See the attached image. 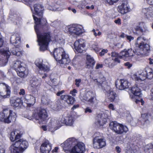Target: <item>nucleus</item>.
<instances>
[{
    "instance_id": "1",
    "label": "nucleus",
    "mask_w": 153,
    "mask_h": 153,
    "mask_svg": "<svg viewBox=\"0 0 153 153\" xmlns=\"http://www.w3.org/2000/svg\"><path fill=\"white\" fill-rule=\"evenodd\" d=\"M34 8L36 16L33 14V16L36 24L34 28L38 38L37 41L40 46V50L43 51L47 49L49 42L51 40V34L49 31L41 33L38 29L40 25H43L47 23L46 20L42 18L43 7L40 4H35Z\"/></svg>"
},
{
    "instance_id": "2",
    "label": "nucleus",
    "mask_w": 153,
    "mask_h": 153,
    "mask_svg": "<svg viewBox=\"0 0 153 153\" xmlns=\"http://www.w3.org/2000/svg\"><path fill=\"white\" fill-rule=\"evenodd\" d=\"M146 73L145 70L140 72V74H138V76H137V73L134 74V76H135L134 78L135 81V84L134 85V96L136 97L135 102L136 103L141 102L142 105H144V101L142 98V94L141 93V89L144 84L142 82L147 79Z\"/></svg>"
},
{
    "instance_id": "3",
    "label": "nucleus",
    "mask_w": 153,
    "mask_h": 153,
    "mask_svg": "<svg viewBox=\"0 0 153 153\" xmlns=\"http://www.w3.org/2000/svg\"><path fill=\"white\" fill-rule=\"evenodd\" d=\"M74 121V118L71 116H62V118L58 120L55 119L51 120L48 126L50 128L49 130H50L51 128H53L54 131H55L59 128L63 124L69 126L72 125Z\"/></svg>"
},
{
    "instance_id": "4",
    "label": "nucleus",
    "mask_w": 153,
    "mask_h": 153,
    "mask_svg": "<svg viewBox=\"0 0 153 153\" xmlns=\"http://www.w3.org/2000/svg\"><path fill=\"white\" fill-rule=\"evenodd\" d=\"M142 39L141 37H138L135 43L136 47H137L135 49L134 51V58L136 60L138 58L144 56L150 50L149 45L143 42H138L139 40Z\"/></svg>"
},
{
    "instance_id": "5",
    "label": "nucleus",
    "mask_w": 153,
    "mask_h": 153,
    "mask_svg": "<svg viewBox=\"0 0 153 153\" xmlns=\"http://www.w3.org/2000/svg\"><path fill=\"white\" fill-rule=\"evenodd\" d=\"M28 142L19 140L13 143L9 147L11 153H21L27 148Z\"/></svg>"
},
{
    "instance_id": "6",
    "label": "nucleus",
    "mask_w": 153,
    "mask_h": 153,
    "mask_svg": "<svg viewBox=\"0 0 153 153\" xmlns=\"http://www.w3.org/2000/svg\"><path fill=\"white\" fill-rule=\"evenodd\" d=\"M15 120V114L11 110L5 109L0 113V120L1 121L10 123Z\"/></svg>"
},
{
    "instance_id": "7",
    "label": "nucleus",
    "mask_w": 153,
    "mask_h": 153,
    "mask_svg": "<svg viewBox=\"0 0 153 153\" xmlns=\"http://www.w3.org/2000/svg\"><path fill=\"white\" fill-rule=\"evenodd\" d=\"M24 63L21 62L17 61L14 63L13 66L18 75L21 77L26 76L28 74L27 70L24 66Z\"/></svg>"
},
{
    "instance_id": "8",
    "label": "nucleus",
    "mask_w": 153,
    "mask_h": 153,
    "mask_svg": "<svg viewBox=\"0 0 153 153\" xmlns=\"http://www.w3.org/2000/svg\"><path fill=\"white\" fill-rule=\"evenodd\" d=\"M109 126L111 128L118 134L126 133L128 131V129L126 126L118 123L116 122L111 123Z\"/></svg>"
},
{
    "instance_id": "9",
    "label": "nucleus",
    "mask_w": 153,
    "mask_h": 153,
    "mask_svg": "<svg viewBox=\"0 0 153 153\" xmlns=\"http://www.w3.org/2000/svg\"><path fill=\"white\" fill-rule=\"evenodd\" d=\"M68 31L72 35H79L85 32L82 26L79 24H73L67 27Z\"/></svg>"
},
{
    "instance_id": "10",
    "label": "nucleus",
    "mask_w": 153,
    "mask_h": 153,
    "mask_svg": "<svg viewBox=\"0 0 153 153\" xmlns=\"http://www.w3.org/2000/svg\"><path fill=\"white\" fill-rule=\"evenodd\" d=\"M10 54L8 48L1 49L0 52V66H3L6 65Z\"/></svg>"
},
{
    "instance_id": "11",
    "label": "nucleus",
    "mask_w": 153,
    "mask_h": 153,
    "mask_svg": "<svg viewBox=\"0 0 153 153\" xmlns=\"http://www.w3.org/2000/svg\"><path fill=\"white\" fill-rule=\"evenodd\" d=\"M95 94L92 91H89L84 94L81 93L80 98L82 100H85L92 104L94 103Z\"/></svg>"
},
{
    "instance_id": "12",
    "label": "nucleus",
    "mask_w": 153,
    "mask_h": 153,
    "mask_svg": "<svg viewBox=\"0 0 153 153\" xmlns=\"http://www.w3.org/2000/svg\"><path fill=\"white\" fill-rule=\"evenodd\" d=\"M36 66L40 69L39 71L40 73V71H43L44 72L47 73L50 70V67L48 62L43 61L41 59H37L35 62Z\"/></svg>"
},
{
    "instance_id": "13",
    "label": "nucleus",
    "mask_w": 153,
    "mask_h": 153,
    "mask_svg": "<svg viewBox=\"0 0 153 153\" xmlns=\"http://www.w3.org/2000/svg\"><path fill=\"white\" fill-rule=\"evenodd\" d=\"M10 93V88L5 83H0V96L3 98L7 97Z\"/></svg>"
},
{
    "instance_id": "14",
    "label": "nucleus",
    "mask_w": 153,
    "mask_h": 153,
    "mask_svg": "<svg viewBox=\"0 0 153 153\" xmlns=\"http://www.w3.org/2000/svg\"><path fill=\"white\" fill-rule=\"evenodd\" d=\"M48 117L46 110L44 108H41L37 113L33 114V117L36 120H39L41 121H45Z\"/></svg>"
},
{
    "instance_id": "15",
    "label": "nucleus",
    "mask_w": 153,
    "mask_h": 153,
    "mask_svg": "<svg viewBox=\"0 0 153 153\" xmlns=\"http://www.w3.org/2000/svg\"><path fill=\"white\" fill-rule=\"evenodd\" d=\"M106 145L105 140L99 137H96L93 140V146L96 149H100L105 146Z\"/></svg>"
},
{
    "instance_id": "16",
    "label": "nucleus",
    "mask_w": 153,
    "mask_h": 153,
    "mask_svg": "<svg viewBox=\"0 0 153 153\" xmlns=\"http://www.w3.org/2000/svg\"><path fill=\"white\" fill-rule=\"evenodd\" d=\"M85 151V146L84 144L79 142L72 148L71 153H84Z\"/></svg>"
},
{
    "instance_id": "17",
    "label": "nucleus",
    "mask_w": 153,
    "mask_h": 153,
    "mask_svg": "<svg viewBox=\"0 0 153 153\" xmlns=\"http://www.w3.org/2000/svg\"><path fill=\"white\" fill-rule=\"evenodd\" d=\"M76 142V141L74 138H69L63 143L61 144V146L64 150L67 151L70 149L72 145H74Z\"/></svg>"
},
{
    "instance_id": "18",
    "label": "nucleus",
    "mask_w": 153,
    "mask_h": 153,
    "mask_svg": "<svg viewBox=\"0 0 153 153\" xmlns=\"http://www.w3.org/2000/svg\"><path fill=\"white\" fill-rule=\"evenodd\" d=\"M74 46L75 49L78 53H82L85 47L84 41L81 39L76 41L74 42Z\"/></svg>"
},
{
    "instance_id": "19",
    "label": "nucleus",
    "mask_w": 153,
    "mask_h": 153,
    "mask_svg": "<svg viewBox=\"0 0 153 153\" xmlns=\"http://www.w3.org/2000/svg\"><path fill=\"white\" fill-rule=\"evenodd\" d=\"M118 11L122 14H124L127 13L129 10V8L127 5V2L123 1L117 7Z\"/></svg>"
},
{
    "instance_id": "20",
    "label": "nucleus",
    "mask_w": 153,
    "mask_h": 153,
    "mask_svg": "<svg viewBox=\"0 0 153 153\" xmlns=\"http://www.w3.org/2000/svg\"><path fill=\"white\" fill-rule=\"evenodd\" d=\"M65 52L64 49L62 48H56L53 51V56L56 61L58 62L63 56V53Z\"/></svg>"
},
{
    "instance_id": "21",
    "label": "nucleus",
    "mask_w": 153,
    "mask_h": 153,
    "mask_svg": "<svg viewBox=\"0 0 153 153\" xmlns=\"http://www.w3.org/2000/svg\"><path fill=\"white\" fill-rule=\"evenodd\" d=\"M107 117V115L105 114H99L97 116L96 123L97 125L102 126L106 122Z\"/></svg>"
},
{
    "instance_id": "22",
    "label": "nucleus",
    "mask_w": 153,
    "mask_h": 153,
    "mask_svg": "<svg viewBox=\"0 0 153 153\" xmlns=\"http://www.w3.org/2000/svg\"><path fill=\"white\" fill-rule=\"evenodd\" d=\"M128 81L124 79H120L119 82L117 83V81L115 82L116 87L120 90H123L128 87Z\"/></svg>"
},
{
    "instance_id": "23",
    "label": "nucleus",
    "mask_w": 153,
    "mask_h": 153,
    "mask_svg": "<svg viewBox=\"0 0 153 153\" xmlns=\"http://www.w3.org/2000/svg\"><path fill=\"white\" fill-rule=\"evenodd\" d=\"M139 26H137L135 28L136 32L134 34L139 35H143V33L146 32L147 29L146 26L144 22H142L139 23Z\"/></svg>"
},
{
    "instance_id": "24",
    "label": "nucleus",
    "mask_w": 153,
    "mask_h": 153,
    "mask_svg": "<svg viewBox=\"0 0 153 153\" xmlns=\"http://www.w3.org/2000/svg\"><path fill=\"white\" fill-rule=\"evenodd\" d=\"M51 145L48 141H46L43 143L40 148L41 153H49L51 149Z\"/></svg>"
},
{
    "instance_id": "25",
    "label": "nucleus",
    "mask_w": 153,
    "mask_h": 153,
    "mask_svg": "<svg viewBox=\"0 0 153 153\" xmlns=\"http://www.w3.org/2000/svg\"><path fill=\"white\" fill-rule=\"evenodd\" d=\"M130 50V49H128V50L125 49L122 51L120 53L119 58L122 59L125 61L128 60L130 58V57L132 56V55L129 52Z\"/></svg>"
},
{
    "instance_id": "26",
    "label": "nucleus",
    "mask_w": 153,
    "mask_h": 153,
    "mask_svg": "<svg viewBox=\"0 0 153 153\" xmlns=\"http://www.w3.org/2000/svg\"><path fill=\"white\" fill-rule=\"evenodd\" d=\"M63 56L59 60L58 62L61 65V66L68 64L70 62V60L68 53H63Z\"/></svg>"
},
{
    "instance_id": "27",
    "label": "nucleus",
    "mask_w": 153,
    "mask_h": 153,
    "mask_svg": "<svg viewBox=\"0 0 153 153\" xmlns=\"http://www.w3.org/2000/svg\"><path fill=\"white\" fill-rule=\"evenodd\" d=\"M95 64L94 59L90 55H87L86 62V67L88 68H93Z\"/></svg>"
},
{
    "instance_id": "28",
    "label": "nucleus",
    "mask_w": 153,
    "mask_h": 153,
    "mask_svg": "<svg viewBox=\"0 0 153 153\" xmlns=\"http://www.w3.org/2000/svg\"><path fill=\"white\" fill-rule=\"evenodd\" d=\"M142 12L144 14L146 17L147 19L153 16V8L151 7L143 8Z\"/></svg>"
},
{
    "instance_id": "29",
    "label": "nucleus",
    "mask_w": 153,
    "mask_h": 153,
    "mask_svg": "<svg viewBox=\"0 0 153 153\" xmlns=\"http://www.w3.org/2000/svg\"><path fill=\"white\" fill-rule=\"evenodd\" d=\"M24 102L28 104L31 105H33L35 103V98L30 95H26L24 98Z\"/></svg>"
},
{
    "instance_id": "30",
    "label": "nucleus",
    "mask_w": 153,
    "mask_h": 153,
    "mask_svg": "<svg viewBox=\"0 0 153 153\" xmlns=\"http://www.w3.org/2000/svg\"><path fill=\"white\" fill-rule=\"evenodd\" d=\"M20 36L19 33L12 35L10 38V42L13 45L20 42Z\"/></svg>"
},
{
    "instance_id": "31",
    "label": "nucleus",
    "mask_w": 153,
    "mask_h": 153,
    "mask_svg": "<svg viewBox=\"0 0 153 153\" xmlns=\"http://www.w3.org/2000/svg\"><path fill=\"white\" fill-rule=\"evenodd\" d=\"M62 100L65 101L68 104H72L74 101V98L71 96L67 95H62L61 96Z\"/></svg>"
},
{
    "instance_id": "32",
    "label": "nucleus",
    "mask_w": 153,
    "mask_h": 153,
    "mask_svg": "<svg viewBox=\"0 0 153 153\" xmlns=\"http://www.w3.org/2000/svg\"><path fill=\"white\" fill-rule=\"evenodd\" d=\"M22 103L21 99L18 98L16 99L12 98L10 100V104L11 105L15 107L19 106Z\"/></svg>"
},
{
    "instance_id": "33",
    "label": "nucleus",
    "mask_w": 153,
    "mask_h": 153,
    "mask_svg": "<svg viewBox=\"0 0 153 153\" xmlns=\"http://www.w3.org/2000/svg\"><path fill=\"white\" fill-rule=\"evenodd\" d=\"M21 137V135L18 132L16 131H13L11 133L10 138L11 141H13L19 139Z\"/></svg>"
},
{
    "instance_id": "34",
    "label": "nucleus",
    "mask_w": 153,
    "mask_h": 153,
    "mask_svg": "<svg viewBox=\"0 0 153 153\" xmlns=\"http://www.w3.org/2000/svg\"><path fill=\"white\" fill-rule=\"evenodd\" d=\"M105 63L106 66L110 68H112L116 64L114 62V59L111 58H109L105 60Z\"/></svg>"
},
{
    "instance_id": "35",
    "label": "nucleus",
    "mask_w": 153,
    "mask_h": 153,
    "mask_svg": "<svg viewBox=\"0 0 153 153\" xmlns=\"http://www.w3.org/2000/svg\"><path fill=\"white\" fill-rule=\"evenodd\" d=\"M107 95L108 99L111 102H113L114 101L115 98L117 97V95L115 92L113 90L110 91L107 93Z\"/></svg>"
},
{
    "instance_id": "36",
    "label": "nucleus",
    "mask_w": 153,
    "mask_h": 153,
    "mask_svg": "<svg viewBox=\"0 0 153 153\" xmlns=\"http://www.w3.org/2000/svg\"><path fill=\"white\" fill-rule=\"evenodd\" d=\"M145 72H146V78L149 79H151L153 77V70L149 68H147L145 69Z\"/></svg>"
},
{
    "instance_id": "37",
    "label": "nucleus",
    "mask_w": 153,
    "mask_h": 153,
    "mask_svg": "<svg viewBox=\"0 0 153 153\" xmlns=\"http://www.w3.org/2000/svg\"><path fill=\"white\" fill-rule=\"evenodd\" d=\"M144 151L145 153H153V145L149 143L146 145L144 147Z\"/></svg>"
},
{
    "instance_id": "38",
    "label": "nucleus",
    "mask_w": 153,
    "mask_h": 153,
    "mask_svg": "<svg viewBox=\"0 0 153 153\" xmlns=\"http://www.w3.org/2000/svg\"><path fill=\"white\" fill-rule=\"evenodd\" d=\"M12 54L18 56H20L22 55V50L20 48H16L11 51Z\"/></svg>"
},
{
    "instance_id": "39",
    "label": "nucleus",
    "mask_w": 153,
    "mask_h": 153,
    "mask_svg": "<svg viewBox=\"0 0 153 153\" xmlns=\"http://www.w3.org/2000/svg\"><path fill=\"white\" fill-rule=\"evenodd\" d=\"M106 83L105 81H104L102 82L101 83H100L99 85H100L102 88H103L104 91L107 93L112 90L111 89L110 86L105 85Z\"/></svg>"
},
{
    "instance_id": "40",
    "label": "nucleus",
    "mask_w": 153,
    "mask_h": 153,
    "mask_svg": "<svg viewBox=\"0 0 153 153\" xmlns=\"http://www.w3.org/2000/svg\"><path fill=\"white\" fill-rule=\"evenodd\" d=\"M134 142L136 143L137 144L134 145V149L137 150V147H138L137 149L140 148L141 147L140 144L141 143V139L140 137L136 138Z\"/></svg>"
},
{
    "instance_id": "41",
    "label": "nucleus",
    "mask_w": 153,
    "mask_h": 153,
    "mask_svg": "<svg viewBox=\"0 0 153 153\" xmlns=\"http://www.w3.org/2000/svg\"><path fill=\"white\" fill-rule=\"evenodd\" d=\"M141 118L142 121L145 123L148 120L149 118V114L148 113H145L141 114Z\"/></svg>"
},
{
    "instance_id": "42",
    "label": "nucleus",
    "mask_w": 153,
    "mask_h": 153,
    "mask_svg": "<svg viewBox=\"0 0 153 153\" xmlns=\"http://www.w3.org/2000/svg\"><path fill=\"white\" fill-rule=\"evenodd\" d=\"M134 88L133 87H130L129 88L128 92L130 95V97L133 100L134 96Z\"/></svg>"
},
{
    "instance_id": "43",
    "label": "nucleus",
    "mask_w": 153,
    "mask_h": 153,
    "mask_svg": "<svg viewBox=\"0 0 153 153\" xmlns=\"http://www.w3.org/2000/svg\"><path fill=\"white\" fill-rule=\"evenodd\" d=\"M119 0H106L107 3L109 5H112L114 3H116Z\"/></svg>"
},
{
    "instance_id": "44",
    "label": "nucleus",
    "mask_w": 153,
    "mask_h": 153,
    "mask_svg": "<svg viewBox=\"0 0 153 153\" xmlns=\"http://www.w3.org/2000/svg\"><path fill=\"white\" fill-rule=\"evenodd\" d=\"M111 57H119L120 56V54H119L117 52H112L111 53Z\"/></svg>"
},
{
    "instance_id": "45",
    "label": "nucleus",
    "mask_w": 153,
    "mask_h": 153,
    "mask_svg": "<svg viewBox=\"0 0 153 153\" xmlns=\"http://www.w3.org/2000/svg\"><path fill=\"white\" fill-rule=\"evenodd\" d=\"M39 85V82L37 81H33L31 82V86L33 88H35L37 86Z\"/></svg>"
},
{
    "instance_id": "46",
    "label": "nucleus",
    "mask_w": 153,
    "mask_h": 153,
    "mask_svg": "<svg viewBox=\"0 0 153 153\" xmlns=\"http://www.w3.org/2000/svg\"><path fill=\"white\" fill-rule=\"evenodd\" d=\"M81 79H76L75 80V85L77 87H79V83L81 82Z\"/></svg>"
},
{
    "instance_id": "47",
    "label": "nucleus",
    "mask_w": 153,
    "mask_h": 153,
    "mask_svg": "<svg viewBox=\"0 0 153 153\" xmlns=\"http://www.w3.org/2000/svg\"><path fill=\"white\" fill-rule=\"evenodd\" d=\"M50 78L51 82H52L55 85L57 84L56 79L53 78L52 75H51Z\"/></svg>"
},
{
    "instance_id": "48",
    "label": "nucleus",
    "mask_w": 153,
    "mask_h": 153,
    "mask_svg": "<svg viewBox=\"0 0 153 153\" xmlns=\"http://www.w3.org/2000/svg\"><path fill=\"white\" fill-rule=\"evenodd\" d=\"M25 4L27 5H30L31 4L33 0H23Z\"/></svg>"
},
{
    "instance_id": "49",
    "label": "nucleus",
    "mask_w": 153,
    "mask_h": 153,
    "mask_svg": "<svg viewBox=\"0 0 153 153\" xmlns=\"http://www.w3.org/2000/svg\"><path fill=\"white\" fill-rule=\"evenodd\" d=\"M115 150L117 153H120L121 151V148L118 146L116 147Z\"/></svg>"
},
{
    "instance_id": "50",
    "label": "nucleus",
    "mask_w": 153,
    "mask_h": 153,
    "mask_svg": "<svg viewBox=\"0 0 153 153\" xmlns=\"http://www.w3.org/2000/svg\"><path fill=\"white\" fill-rule=\"evenodd\" d=\"M124 65L125 66H127V68L128 69L130 68L132 66V64H130L128 62L125 63Z\"/></svg>"
},
{
    "instance_id": "51",
    "label": "nucleus",
    "mask_w": 153,
    "mask_h": 153,
    "mask_svg": "<svg viewBox=\"0 0 153 153\" xmlns=\"http://www.w3.org/2000/svg\"><path fill=\"white\" fill-rule=\"evenodd\" d=\"M77 93V91L75 89H74L72 91H71L70 92V94H71L72 96H75L76 94H75V93Z\"/></svg>"
},
{
    "instance_id": "52",
    "label": "nucleus",
    "mask_w": 153,
    "mask_h": 153,
    "mask_svg": "<svg viewBox=\"0 0 153 153\" xmlns=\"http://www.w3.org/2000/svg\"><path fill=\"white\" fill-rule=\"evenodd\" d=\"M107 52V50H103L102 51L100 52V56H102L104 55V54L105 53H106Z\"/></svg>"
},
{
    "instance_id": "53",
    "label": "nucleus",
    "mask_w": 153,
    "mask_h": 153,
    "mask_svg": "<svg viewBox=\"0 0 153 153\" xmlns=\"http://www.w3.org/2000/svg\"><path fill=\"white\" fill-rule=\"evenodd\" d=\"M114 22L117 24L119 25H120L121 24V20L120 18H118L117 19L115 20Z\"/></svg>"
},
{
    "instance_id": "54",
    "label": "nucleus",
    "mask_w": 153,
    "mask_h": 153,
    "mask_svg": "<svg viewBox=\"0 0 153 153\" xmlns=\"http://www.w3.org/2000/svg\"><path fill=\"white\" fill-rule=\"evenodd\" d=\"M103 67L102 65V64H100L99 63H97L95 67V68L96 69H98L99 68H102Z\"/></svg>"
},
{
    "instance_id": "55",
    "label": "nucleus",
    "mask_w": 153,
    "mask_h": 153,
    "mask_svg": "<svg viewBox=\"0 0 153 153\" xmlns=\"http://www.w3.org/2000/svg\"><path fill=\"white\" fill-rule=\"evenodd\" d=\"M0 76H1L3 79L6 77L4 72L1 70H0Z\"/></svg>"
},
{
    "instance_id": "56",
    "label": "nucleus",
    "mask_w": 153,
    "mask_h": 153,
    "mask_svg": "<svg viewBox=\"0 0 153 153\" xmlns=\"http://www.w3.org/2000/svg\"><path fill=\"white\" fill-rule=\"evenodd\" d=\"M126 38L129 41V42H130L131 40H132L134 39V38L133 37H132L130 36H127Z\"/></svg>"
},
{
    "instance_id": "57",
    "label": "nucleus",
    "mask_w": 153,
    "mask_h": 153,
    "mask_svg": "<svg viewBox=\"0 0 153 153\" xmlns=\"http://www.w3.org/2000/svg\"><path fill=\"white\" fill-rule=\"evenodd\" d=\"M119 57H116L114 59V63L116 64L117 63H120V60L119 59Z\"/></svg>"
},
{
    "instance_id": "58",
    "label": "nucleus",
    "mask_w": 153,
    "mask_h": 153,
    "mask_svg": "<svg viewBox=\"0 0 153 153\" xmlns=\"http://www.w3.org/2000/svg\"><path fill=\"white\" fill-rule=\"evenodd\" d=\"M92 111L89 108L87 107L86 108L85 110V113H87L88 112L91 113L92 112Z\"/></svg>"
},
{
    "instance_id": "59",
    "label": "nucleus",
    "mask_w": 153,
    "mask_h": 153,
    "mask_svg": "<svg viewBox=\"0 0 153 153\" xmlns=\"http://www.w3.org/2000/svg\"><path fill=\"white\" fill-rule=\"evenodd\" d=\"M109 108L112 110H114L115 109L114 108V105L112 104H110L108 106Z\"/></svg>"
},
{
    "instance_id": "60",
    "label": "nucleus",
    "mask_w": 153,
    "mask_h": 153,
    "mask_svg": "<svg viewBox=\"0 0 153 153\" xmlns=\"http://www.w3.org/2000/svg\"><path fill=\"white\" fill-rule=\"evenodd\" d=\"M25 94V90L24 89H21L20 90V91L19 93L20 95H24Z\"/></svg>"
},
{
    "instance_id": "61",
    "label": "nucleus",
    "mask_w": 153,
    "mask_h": 153,
    "mask_svg": "<svg viewBox=\"0 0 153 153\" xmlns=\"http://www.w3.org/2000/svg\"><path fill=\"white\" fill-rule=\"evenodd\" d=\"M147 3L150 5H153V0H146Z\"/></svg>"
},
{
    "instance_id": "62",
    "label": "nucleus",
    "mask_w": 153,
    "mask_h": 153,
    "mask_svg": "<svg viewBox=\"0 0 153 153\" xmlns=\"http://www.w3.org/2000/svg\"><path fill=\"white\" fill-rule=\"evenodd\" d=\"M127 35L125 34L124 33H121V34L120 35V37L121 38H124L125 37H126Z\"/></svg>"
},
{
    "instance_id": "63",
    "label": "nucleus",
    "mask_w": 153,
    "mask_h": 153,
    "mask_svg": "<svg viewBox=\"0 0 153 153\" xmlns=\"http://www.w3.org/2000/svg\"><path fill=\"white\" fill-rule=\"evenodd\" d=\"M5 150L2 146H0V153H4Z\"/></svg>"
},
{
    "instance_id": "64",
    "label": "nucleus",
    "mask_w": 153,
    "mask_h": 153,
    "mask_svg": "<svg viewBox=\"0 0 153 153\" xmlns=\"http://www.w3.org/2000/svg\"><path fill=\"white\" fill-rule=\"evenodd\" d=\"M149 64L150 65H153V59H152L151 58L149 59Z\"/></svg>"
}]
</instances>
